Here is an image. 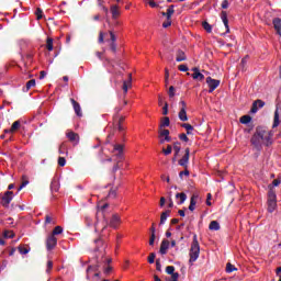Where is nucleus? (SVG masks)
<instances>
[{
    "mask_svg": "<svg viewBox=\"0 0 281 281\" xmlns=\"http://www.w3.org/2000/svg\"><path fill=\"white\" fill-rule=\"evenodd\" d=\"M186 53L183 50H178L176 55L177 63H183L186 60Z\"/></svg>",
    "mask_w": 281,
    "mask_h": 281,
    "instance_id": "obj_26",
    "label": "nucleus"
},
{
    "mask_svg": "<svg viewBox=\"0 0 281 281\" xmlns=\"http://www.w3.org/2000/svg\"><path fill=\"white\" fill-rule=\"evenodd\" d=\"M178 117H179L180 122H188V112L186 111L184 108L180 109Z\"/></svg>",
    "mask_w": 281,
    "mask_h": 281,
    "instance_id": "obj_23",
    "label": "nucleus"
},
{
    "mask_svg": "<svg viewBox=\"0 0 281 281\" xmlns=\"http://www.w3.org/2000/svg\"><path fill=\"white\" fill-rule=\"evenodd\" d=\"M164 155L168 156L172 154V146L168 145L166 149H162Z\"/></svg>",
    "mask_w": 281,
    "mask_h": 281,
    "instance_id": "obj_45",
    "label": "nucleus"
},
{
    "mask_svg": "<svg viewBox=\"0 0 281 281\" xmlns=\"http://www.w3.org/2000/svg\"><path fill=\"white\" fill-rule=\"evenodd\" d=\"M187 199H188V195L184 192L176 194V200H177L178 205H183V203H186Z\"/></svg>",
    "mask_w": 281,
    "mask_h": 281,
    "instance_id": "obj_20",
    "label": "nucleus"
},
{
    "mask_svg": "<svg viewBox=\"0 0 281 281\" xmlns=\"http://www.w3.org/2000/svg\"><path fill=\"white\" fill-rule=\"evenodd\" d=\"M166 126H170V119L167 116L160 123V128H166Z\"/></svg>",
    "mask_w": 281,
    "mask_h": 281,
    "instance_id": "obj_38",
    "label": "nucleus"
},
{
    "mask_svg": "<svg viewBox=\"0 0 281 281\" xmlns=\"http://www.w3.org/2000/svg\"><path fill=\"white\" fill-rule=\"evenodd\" d=\"M110 49H111V52H113L114 54H115V52H117V45L115 44V42H112V43L110 44Z\"/></svg>",
    "mask_w": 281,
    "mask_h": 281,
    "instance_id": "obj_54",
    "label": "nucleus"
},
{
    "mask_svg": "<svg viewBox=\"0 0 281 281\" xmlns=\"http://www.w3.org/2000/svg\"><path fill=\"white\" fill-rule=\"evenodd\" d=\"M202 27H204L205 32H207V34H212V26L210 23L207 22H202Z\"/></svg>",
    "mask_w": 281,
    "mask_h": 281,
    "instance_id": "obj_35",
    "label": "nucleus"
},
{
    "mask_svg": "<svg viewBox=\"0 0 281 281\" xmlns=\"http://www.w3.org/2000/svg\"><path fill=\"white\" fill-rule=\"evenodd\" d=\"M169 98H175V87L173 86H171L169 88Z\"/></svg>",
    "mask_w": 281,
    "mask_h": 281,
    "instance_id": "obj_61",
    "label": "nucleus"
},
{
    "mask_svg": "<svg viewBox=\"0 0 281 281\" xmlns=\"http://www.w3.org/2000/svg\"><path fill=\"white\" fill-rule=\"evenodd\" d=\"M178 69H179V71H189L187 65H179V66H178Z\"/></svg>",
    "mask_w": 281,
    "mask_h": 281,
    "instance_id": "obj_60",
    "label": "nucleus"
},
{
    "mask_svg": "<svg viewBox=\"0 0 281 281\" xmlns=\"http://www.w3.org/2000/svg\"><path fill=\"white\" fill-rule=\"evenodd\" d=\"M168 216H170V211H165L160 215V225H166V221H168Z\"/></svg>",
    "mask_w": 281,
    "mask_h": 281,
    "instance_id": "obj_27",
    "label": "nucleus"
},
{
    "mask_svg": "<svg viewBox=\"0 0 281 281\" xmlns=\"http://www.w3.org/2000/svg\"><path fill=\"white\" fill-rule=\"evenodd\" d=\"M280 183H281L280 179H276V180L272 181L273 188H278V186H280Z\"/></svg>",
    "mask_w": 281,
    "mask_h": 281,
    "instance_id": "obj_63",
    "label": "nucleus"
},
{
    "mask_svg": "<svg viewBox=\"0 0 281 281\" xmlns=\"http://www.w3.org/2000/svg\"><path fill=\"white\" fill-rule=\"evenodd\" d=\"M18 250L22 256H25L26 254H30L31 248L30 246H19Z\"/></svg>",
    "mask_w": 281,
    "mask_h": 281,
    "instance_id": "obj_31",
    "label": "nucleus"
},
{
    "mask_svg": "<svg viewBox=\"0 0 281 281\" xmlns=\"http://www.w3.org/2000/svg\"><path fill=\"white\" fill-rule=\"evenodd\" d=\"M3 236L5 238H14V233H12L11 231H4Z\"/></svg>",
    "mask_w": 281,
    "mask_h": 281,
    "instance_id": "obj_50",
    "label": "nucleus"
},
{
    "mask_svg": "<svg viewBox=\"0 0 281 281\" xmlns=\"http://www.w3.org/2000/svg\"><path fill=\"white\" fill-rule=\"evenodd\" d=\"M58 166H60L61 168H65V166H67V160L65 159V157L58 158Z\"/></svg>",
    "mask_w": 281,
    "mask_h": 281,
    "instance_id": "obj_43",
    "label": "nucleus"
},
{
    "mask_svg": "<svg viewBox=\"0 0 281 281\" xmlns=\"http://www.w3.org/2000/svg\"><path fill=\"white\" fill-rule=\"evenodd\" d=\"M170 25H172V19L167 20L166 22L162 23V27H170Z\"/></svg>",
    "mask_w": 281,
    "mask_h": 281,
    "instance_id": "obj_58",
    "label": "nucleus"
},
{
    "mask_svg": "<svg viewBox=\"0 0 281 281\" xmlns=\"http://www.w3.org/2000/svg\"><path fill=\"white\" fill-rule=\"evenodd\" d=\"M46 48L48 52H52L54 49V38L47 37L46 40Z\"/></svg>",
    "mask_w": 281,
    "mask_h": 281,
    "instance_id": "obj_32",
    "label": "nucleus"
},
{
    "mask_svg": "<svg viewBox=\"0 0 281 281\" xmlns=\"http://www.w3.org/2000/svg\"><path fill=\"white\" fill-rule=\"evenodd\" d=\"M191 77L193 78V80H203L205 78V76L201 74V71L193 72Z\"/></svg>",
    "mask_w": 281,
    "mask_h": 281,
    "instance_id": "obj_33",
    "label": "nucleus"
},
{
    "mask_svg": "<svg viewBox=\"0 0 281 281\" xmlns=\"http://www.w3.org/2000/svg\"><path fill=\"white\" fill-rule=\"evenodd\" d=\"M50 190H52V192H58V190H60V183H58V180L52 181Z\"/></svg>",
    "mask_w": 281,
    "mask_h": 281,
    "instance_id": "obj_29",
    "label": "nucleus"
},
{
    "mask_svg": "<svg viewBox=\"0 0 281 281\" xmlns=\"http://www.w3.org/2000/svg\"><path fill=\"white\" fill-rule=\"evenodd\" d=\"M98 269V266H89L87 269V280H90L91 276H93L94 278H100V272H97Z\"/></svg>",
    "mask_w": 281,
    "mask_h": 281,
    "instance_id": "obj_12",
    "label": "nucleus"
},
{
    "mask_svg": "<svg viewBox=\"0 0 281 281\" xmlns=\"http://www.w3.org/2000/svg\"><path fill=\"white\" fill-rule=\"evenodd\" d=\"M21 128V121H15L12 126H11V131L12 133H14L15 131H19Z\"/></svg>",
    "mask_w": 281,
    "mask_h": 281,
    "instance_id": "obj_36",
    "label": "nucleus"
},
{
    "mask_svg": "<svg viewBox=\"0 0 281 281\" xmlns=\"http://www.w3.org/2000/svg\"><path fill=\"white\" fill-rule=\"evenodd\" d=\"M59 155H67V147L65 146V144H61L59 146Z\"/></svg>",
    "mask_w": 281,
    "mask_h": 281,
    "instance_id": "obj_47",
    "label": "nucleus"
},
{
    "mask_svg": "<svg viewBox=\"0 0 281 281\" xmlns=\"http://www.w3.org/2000/svg\"><path fill=\"white\" fill-rule=\"evenodd\" d=\"M239 122H240L241 124H249V122H251V116H249V115H244V116L240 117Z\"/></svg>",
    "mask_w": 281,
    "mask_h": 281,
    "instance_id": "obj_37",
    "label": "nucleus"
},
{
    "mask_svg": "<svg viewBox=\"0 0 281 281\" xmlns=\"http://www.w3.org/2000/svg\"><path fill=\"white\" fill-rule=\"evenodd\" d=\"M70 102L74 106V111L78 117H82V108H80V103H78L76 100L70 99Z\"/></svg>",
    "mask_w": 281,
    "mask_h": 281,
    "instance_id": "obj_15",
    "label": "nucleus"
},
{
    "mask_svg": "<svg viewBox=\"0 0 281 281\" xmlns=\"http://www.w3.org/2000/svg\"><path fill=\"white\" fill-rule=\"evenodd\" d=\"M12 199H14V192L12 191H7L2 196H1V205L2 207H10V203H12Z\"/></svg>",
    "mask_w": 281,
    "mask_h": 281,
    "instance_id": "obj_5",
    "label": "nucleus"
},
{
    "mask_svg": "<svg viewBox=\"0 0 281 281\" xmlns=\"http://www.w3.org/2000/svg\"><path fill=\"white\" fill-rule=\"evenodd\" d=\"M190 164V148L184 149V155L180 160H178V166H181L182 168H188Z\"/></svg>",
    "mask_w": 281,
    "mask_h": 281,
    "instance_id": "obj_6",
    "label": "nucleus"
},
{
    "mask_svg": "<svg viewBox=\"0 0 281 281\" xmlns=\"http://www.w3.org/2000/svg\"><path fill=\"white\" fill-rule=\"evenodd\" d=\"M183 176L184 177H190V171L188 170V168H184V171H180L179 178L183 179Z\"/></svg>",
    "mask_w": 281,
    "mask_h": 281,
    "instance_id": "obj_44",
    "label": "nucleus"
},
{
    "mask_svg": "<svg viewBox=\"0 0 281 281\" xmlns=\"http://www.w3.org/2000/svg\"><path fill=\"white\" fill-rule=\"evenodd\" d=\"M63 234V228L60 226H56L54 229H53V234H50V236H58Z\"/></svg>",
    "mask_w": 281,
    "mask_h": 281,
    "instance_id": "obj_39",
    "label": "nucleus"
},
{
    "mask_svg": "<svg viewBox=\"0 0 281 281\" xmlns=\"http://www.w3.org/2000/svg\"><path fill=\"white\" fill-rule=\"evenodd\" d=\"M114 153H116V161L117 164H120V161H122V159H124V145H120V144H116L114 145V149H113Z\"/></svg>",
    "mask_w": 281,
    "mask_h": 281,
    "instance_id": "obj_8",
    "label": "nucleus"
},
{
    "mask_svg": "<svg viewBox=\"0 0 281 281\" xmlns=\"http://www.w3.org/2000/svg\"><path fill=\"white\" fill-rule=\"evenodd\" d=\"M227 8H229V1L223 0V2H222V9H223V10H227Z\"/></svg>",
    "mask_w": 281,
    "mask_h": 281,
    "instance_id": "obj_59",
    "label": "nucleus"
},
{
    "mask_svg": "<svg viewBox=\"0 0 281 281\" xmlns=\"http://www.w3.org/2000/svg\"><path fill=\"white\" fill-rule=\"evenodd\" d=\"M221 19L225 25L226 34H229V20L227 19V11L221 12Z\"/></svg>",
    "mask_w": 281,
    "mask_h": 281,
    "instance_id": "obj_17",
    "label": "nucleus"
},
{
    "mask_svg": "<svg viewBox=\"0 0 281 281\" xmlns=\"http://www.w3.org/2000/svg\"><path fill=\"white\" fill-rule=\"evenodd\" d=\"M201 254V246L199 245V239H196V235L193 236V241L190 248V259L189 265H194L196 260H199V255Z\"/></svg>",
    "mask_w": 281,
    "mask_h": 281,
    "instance_id": "obj_2",
    "label": "nucleus"
},
{
    "mask_svg": "<svg viewBox=\"0 0 281 281\" xmlns=\"http://www.w3.org/2000/svg\"><path fill=\"white\" fill-rule=\"evenodd\" d=\"M209 229H211V232H218V229H221V224H218L217 221H212L209 225Z\"/></svg>",
    "mask_w": 281,
    "mask_h": 281,
    "instance_id": "obj_25",
    "label": "nucleus"
},
{
    "mask_svg": "<svg viewBox=\"0 0 281 281\" xmlns=\"http://www.w3.org/2000/svg\"><path fill=\"white\" fill-rule=\"evenodd\" d=\"M179 153H181V143L176 142L173 143V155L179 157Z\"/></svg>",
    "mask_w": 281,
    "mask_h": 281,
    "instance_id": "obj_30",
    "label": "nucleus"
},
{
    "mask_svg": "<svg viewBox=\"0 0 281 281\" xmlns=\"http://www.w3.org/2000/svg\"><path fill=\"white\" fill-rule=\"evenodd\" d=\"M164 16H166L167 21L172 19V14H175V4L168 7L167 12H161Z\"/></svg>",
    "mask_w": 281,
    "mask_h": 281,
    "instance_id": "obj_19",
    "label": "nucleus"
},
{
    "mask_svg": "<svg viewBox=\"0 0 281 281\" xmlns=\"http://www.w3.org/2000/svg\"><path fill=\"white\" fill-rule=\"evenodd\" d=\"M133 87V75L128 74L127 78L123 80L122 90L127 94L128 90Z\"/></svg>",
    "mask_w": 281,
    "mask_h": 281,
    "instance_id": "obj_7",
    "label": "nucleus"
},
{
    "mask_svg": "<svg viewBox=\"0 0 281 281\" xmlns=\"http://www.w3.org/2000/svg\"><path fill=\"white\" fill-rule=\"evenodd\" d=\"M155 238H156V235L151 234V235H150V238H149V245H150V247H153V245H155Z\"/></svg>",
    "mask_w": 281,
    "mask_h": 281,
    "instance_id": "obj_62",
    "label": "nucleus"
},
{
    "mask_svg": "<svg viewBox=\"0 0 281 281\" xmlns=\"http://www.w3.org/2000/svg\"><path fill=\"white\" fill-rule=\"evenodd\" d=\"M255 105H257L258 109H262L265 106V102L262 100L255 101Z\"/></svg>",
    "mask_w": 281,
    "mask_h": 281,
    "instance_id": "obj_53",
    "label": "nucleus"
},
{
    "mask_svg": "<svg viewBox=\"0 0 281 281\" xmlns=\"http://www.w3.org/2000/svg\"><path fill=\"white\" fill-rule=\"evenodd\" d=\"M168 249H170V241H168V239H164L160 244L159 254H161V256H166L168 254Z\"/></svg>",
    "mask_w": 281,
    "mask_h": 281,
    "instance_id": "obj_14",
    "label": "nucleus"
},
{
    "mask_svg": "<svg viewBox=\"0 0 281 281\" xmlns=\"http://www.w3.org/2000/svg\"><path fill=\"white\" fill-rule=\"evenodd\" d=\"M58 245V239L54 235H49L46 239V249L47 251H52Z\"/></svg>",
    "mask_w": 281,
    "mask_h": 281,
    "instance_id": "obj_9",
    "label": "nucleus"
},
{
    "mask_svg": "<svg viewBox=\"0 0 281 281\" xmlns=\"http://www.w3.org/2000/svg\"><path fill=\"white\" fill-rule=\"evenodd\" d=\"M94 252L95 254H103L104 249H106V246L104 245V240L101 238H98L94 240Z\"/></svg>",
    "mask_w": 281,
    "mask_h": 281,
    "instance_id": "obj_10",
    "label": "nucleus"
},
{
    "mask_svg": "<svg viewBox=\"0 0 281 281\" xmlns=\"http://www.w3.org/2000/svg\"><path fill=\"white\" fill-rule=\"evenodd\" d=\"M166 273H168V276H172V274L177 273V272H175V266H168L166 268Z\"/></svg>",
    "mask_w": 281,
    "mask_h": 281,
    "instance_id": "obj_42",
    "label": "nucleus"
},
{
    "mask_svg": "<svg viewBox=\"0 0 281 281\" xmlns=\"http://www.w3.org/2000/svg\"><path fill=\"white\" fill-rule=\"evenodd\" d=\"M35 14L37 16V21H41V19H43V10L41 8L36 9Z\"/></svg>",
    "mask_w": 281,
    "mask_h": 281,
    "instance_id": "obj_46",
    "label": "nucleus"
},
{
    "mask_svg": "<svg viewBox=\"0 0 281 281\" xmlns=\"http://www.w3.org/2000/svg\"><path fill=\"white\" fill-rule=\"evenodd\" d=\"M278 126H280V113L278 111V108L274 111V119H273V124H272V128H278Z\"/></svg>",
    "mask_w": 281,
    "mask_h": 281,
    "instance_id": "obj_24",
    "label": "nucleus"
},
{
    "mask_svg": "<svg viewBox=\"0 0 281 281\" xmlns=\"http://www.w3.org/2000/svg\"><path fill=\"white\" fill-rule=\"evenodd\" d=\"M110 12L112 14V19H117L120 16V7L117 4H114L110 8Z\"/></svg>",
    "mask_w": 281,
    "mask_h": 281,
    "instance_id": "obj_22",
    "label": "nucleus"
},
{
    "mask_svg": "<svg viewBox=\"0 0 281 281\" xmlns=\"http://www.w3.org/2000/svg\"><path fill=\"white\" fill-rule=\"evenodd\" d=\"M157 257V255L155 252H151L148 257V262L149 265H154L155 263V258Z\"/></svg>",
    "mask_w": 281,
    "mask_h": 281,
    "instance_id": "obj_48",
    "label": "nucleus"
},
{
    "mask_svg": "<svg viewBox=\"0 0 281 281\" xmlns=\"http://www.w3.org/2000/svg\"><path fill=\"white\" fill-rule=\"evenodd\" d=\"M168 281H179V274L178 272L171 274V278Z\"/></svg>",
    "mask_w": 281,
    "mask_h": 281,
    "instance_id": "obj_57",
    "label": "nucleus"
},
{
    "mask_svg": "<svg viewBox=\"0 0 281 281\" xmlns=\"http://www.w3.org/2000/svg\"><path fill=\"white\" fill-rule=\"evenodd\" d=\"M122 122H124V116H121L119 120L117 128H119L120 133L125 131V127H124V125H122Z\"/></svg>",
    "mask_w": 281,
    "mask_h": 281,
    "instance_id": "obj_41",
    "label": "nucleus"
},
{
    "mask_svg": "<svg viewBox=\"0 0 281 281\" xmlns=\"http://www.w3.org/2000/svg\"><path fill=\"white\" fill-rule=\"evenodd\" d=\"M32 87H36V79H31L26 82L25 87L22 89L24 93H27Z\"/></svg>",
    "mask_w": 281,
    "mask_h": 281,
    "instance_id": "obj_21",
    "label": "nucleus"
},
{
    "mask_svg": "<svg viewBox=\"0 0 281 281\" xmlns=\"http://www.w3.org/2000/svg\"><path fill=\"white\" fill-rule=\"evenodd\" d=\"M199 201V194L194 193L191 199H190V205H189V210L190 212H194V210H196V202Z\"/></svg>",
    "mask_w": 281,
    "mask_h": 281,
    "instance_id": "obj_16",
    "label": "nucleus"
},
{
    "mask_svg": "<svg viewBox=\"0 0 281 281\" xmlns=\"http://www.w3.org/2000/svg\"><path fill=\"white\" fill-rule=\"evenodd\" d=\"M29 183H30V181L24 180V181L21 183V186L19 187L18 192H21V190H23V188L27 187Z\"/></svg>",
    "mask_w": 281,
    "mask_h": 281,
    "instance_id": "obj_52",
    "label": "nucleus"
},
{
    "mask_svg": "<svg viewBox=\"0 0 281 281\" xmlns=\"http://www.w3.org/2000/svg\"><path fill=\"white\" fill-rule=\"evenodd\" d=\"M206 85L209 87V93H214V91H216V89H218L221 86V80L206 77Z\"/></svg>",
    "mask_w": 281,
    "mask_h": 281,
    "instance_id": "obj_4",
    "label": "nucleus"
},
{
    "mask_svg": "<svg viewBox=\"0 0 281 281\" xmlns=\"http://www.w3.org/2000/svg\"><path fill=\"white\" fill-rule=\"evenodd\" d=\"M273 133L265 127H257L256 133L250 139V144L256 150H262V146H271L273 144Z\"/></svg>",
    "mask_w": 281,
    "mask_h": 281,
    "instance_id": "obj_1",
    "label": "nucleus"
},
{
    "mask_svg": "<svg viewBox=\"0 0 281 281\" xmlns=\"http://www.w3.org/2000/svg\"><path fill=\"white\" fill-rule=\"evenodd\" d=\"M151 8H159V4L155 0H145Z\"/></svg>",
    "mask_w": 281,
    "mask_h": 281,
    "instance_id": "obj_51",
    "label": "nucleus"
},
{
    "mask_svg": "<svg viewBox=\"0 0 281 281\" xmlns=\"http://www.w3.org/2000/svg\"><path fill=\"white\" fill-rule=\"evenodd\" d=\"M179 139H181V142H190V138H188V135L186 134H180Z\"/></svg>",
    "mask_w": 281,
    "mask_h": 281,
    "instance_id": "obj_55",
    "label": "nucleus"
},
{
    "mask_svg": "<svg viewBox=\"0 0 281 281\" xmlns=\"http://www.w3.org/2000/svg\"><path fill=\"white\" fill-rule=\"evenodd\" d=\"M159 138L160 144H166V142H172V138L170 137V131L168 130H161L159 132Z\"/></svg>",
    "mask_w": 281,
    "mask_h": 281,
    "instance_id": "obj_11",
    "label": "nucleus"
},
{
    "mask_svg": "<svg viewBox=\"0 0 281 281\" xmlns=\"http://www.w3.org/2000/svg\"><path fill=\"white\" fill-rule=\"evenodd\" d=\"M233 271H236V266L232 263L226 265V273H233Z\"/></svg>",
    "mask_w": 281,
    "mask_h": 281,
    "instance_id": "obj_40",
    "label": "nucleus"
},
{
    "mask_svg": "<svg viewBox=\"0 0 281 281\" xmlns=\"http://www.w3.org/2000/svg\"><path fill=\"white\" fill-rule=\"evenodd\" d=\"M52 269H54V262L47 261L46 273H52Z\"/></svg>",
    "mask_w": 281,
    "mask_h": 281,
    "instance_id": "obj_49",
    "label": "nucleus"
},
{
    "mask_svg": "<svg viewBox=\"0 0 281 281\" xmlns=\"http://www.w3.org/2000/svg\"><path fill=\"white\" fill-rule=\"evenodd\" d=\"M67 137L70 142H78V134L74 133V132H69L67 134Z\"/></svg>",
    "mask_w": 281,
    "mask_h": 281,
    "instance_id": "obj_34",
    "label": "nucleus"
},
{
    "mask_svg": "<svg viewBox=\"0 0 281 281\" xmlns=\"http://www.w3.org/2000/svg\"><path fill=\"white\" fill-rule=\"evenodd\" d=\"M272 24H273V27H274L277 34L281 37V19L274 18L272 20Z\"/></svg>",
    "mask_w": 281,
    "mask_h": 281,
    "instance_id": "obj_18",
    "label": "nucleus"
},
{
    "mask_svg": "<svg viewBox=\"0 0 281 281\" xmlns=\"http://www.w3.org/2000/svg\"><path fill=\"white\" fill-rule=\"evenodd\" d=\"M276 207H278V195L276 191L270 189L268 192V212L272 214V212H276Z\"/></svg>",
    "mask_w": 281,
    "mask_h": 281,
    "instance_id": "obj_3",
    "label": "nucleus"
},
{
    "mask_svg": "<svg viewBox=\"0 0 281 281\" xmlns=\"http://www.w3.org/2000/svg\"><path fill=\"white\" fill-rule=\"evenodd\" d=\"M181 127H182V128H186L187 135H192V131H194V126H192V125L189 124V123H182V124H181Z\"/></svg>",
    "mask_w": 281,
    "mask_h": 281,
    "instance_id": "obj_28",
    "label": "nucleus"
},
{
    "mask_svg": "<svg viewBox=\"0 0 281 281\" xmlns=\"http://www.w3.org/2000/svg\"><path fill=\"white\" fill-rule=\"evenodd\" d=\"M116 196H117V191L111 190V191L109 192V198H110V199H115Z\"/></svg>",
    "mask_w": 281,
    "mask_h": 281,
    "instance_id": "obj_56",
    "label": "nucleus"
},
{
    "mask_svg": "<svg viewBox=\"0 0 281 281\" xmlns=\"http://www.w3.org/2000/svg\"><path fill=\"white\" fill-rule=\"evenodd\" d=\"M276 273H277L278 278L281 279V267L277 268Z\"/></svg>",
    "mask_w": 281,
    "mask_h": 281,
    "instance_id": "obj_64",
    "label": "nucleus"
},
{
    "mask_svg": "<svg viewBox=\"0 0 281 281\" xmlns=\"http://www.w3.org/2000/svg\"><path fill=\"white\" fill-rule=\"evenodd\" d=\"M122 223V218L120 217V215L114 214L112 215L111 220H110V227H112L113 229H117L120 227V224Z\"/></svg>",
    "mask_w": 281,
    "mask_h": 281,
    "instance_id": "obj_13",
    "label": "nucleus"
}]
</instances>
